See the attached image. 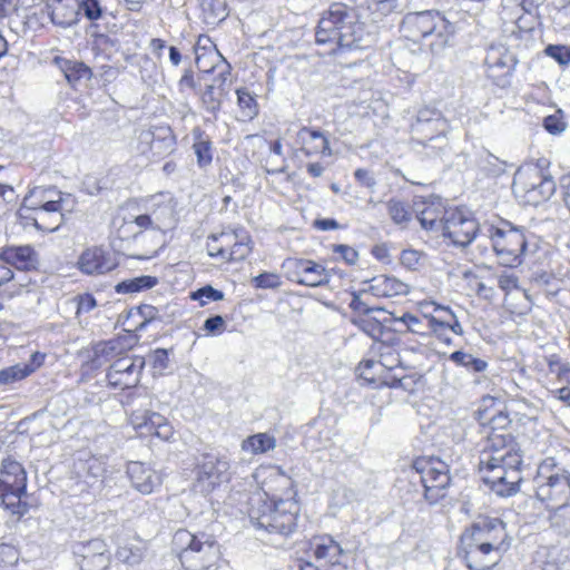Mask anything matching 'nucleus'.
I'll return each instance as SVG.
<instances>
[{
  "mask_svg": "<svg viewBox=\"0 0 570 570\" xmlns=\"http://www.w3.org/2000/svg\"><path fill=\"white\" fill-rule=\"evenodd\" d=\"M387 210L394 224L405 227L412 219V213L409 205L399 199H390Z\"/></svg>",
  "mask_w": 570,
  "mask_h": 570,
  "instance_id": "47",
  "label": "nucleus"
},
{
  "mask_svg": "<svg viewBox=\"0 0 570 570\" xmlns=\"http://www.w3.org/2000/svg\"><path fill=\"white\" fill-rule=\"evenodd\" d=\"M225 242L226 240L222 239V233L217 235H210L207 240L208 255L210 257H220L222 259L226 261L228 245H226Z\"/></svg>",
  "mask_w": 570,
  "mask_h": 570,
  "instance_id": "54",
  "label": "nucleus"
},
{
  "mask_svg": "<svg viewBox=\"0 0 570 570\" xmlns=\"http://www.w3.org/2000/svg\"><path fill=\"white\" fill-rule=\"evenodd\" d=\"M0 259L19 271H36L40 261L36 249L30 245L7 246L0 252Z\"/></svg>",
  "mask_w": 570,
  "mask_h": 570,
  "instance_id": "21",
  "label": "nucleus"
},
{
  "mask_svg": "<svg viewBox=\"0 0 570 570\" xmlns=\"http://www.w3.org/2000/svg\"><path fill=\"white\" fill-rule=\"evenodd\" d=\"M222 239L226 240L227 258L228 262H239L245 259L253 250V242L243 227L236 228L232 232H222Z\"/></svg>",
  "mask_w": 570,
  "mask_h": 570,
  "instance_id": "23",
  "label": "nucleus"
},
{
  "mask_svg": "<svg viewBox=\"0 0 570 570\" xmlns=\"http://www.w3.org/2000/svg\"><path fill=\"white\" fill-rule=\"evenodd\" d=\"M395 322H400L404 324L407 328V331L415 333V334H424L425 333V326L423 324V321L411 313H404L400 317H395Z\"/></svg>",
  "mask_w": 570,
  "mask_h": 570,
  "instance_id": "61",
  "label": "nucleus"
},
{
  "mask_svg": "<svg viewBox=\"0 0 570 570\" xmlns=\"http://www.w3.org/2000/svg\"><path fill=\"white\" fill-rule=\"evenodd\" d=\"M544 53L561 66H568L570 63V47L568 46L549 45L546 47Z\"/></svg>",
  "mask_w": 570,
  "mask_h": 570,
  "instance_id": "56",
  "label": "nucleus"
},
{
  "mask_svg": "<svg viewBox=\"0 0 570 570\" xmlns=\"http://www.w3.org/2000/svg\"><path fill=\"white\" fill-rule=\"evenodd\" d=\"M282 267L289 281L309 287H318L328 284L330 273L318 263L309 259L287 258Z\"/></svg>",
  "mask_w": 570,
  "mask_h": 570,
  "instance_id": "14",
  "label": "nucleus"
},
{
  "mask_svg": "<svg viewBox=\"0 0 570 570\" xmlns=\"http://www.w3.org/2000/svg\"><path fill=\"white\" fill-rule=\"evenodd\" d=\"M537 6L533 2H529V6L523 10L522 14H519L515 21L511 22V28L507 27V31L517 37H522L523 33H530L534 30L537 24Z\"/></svg>",
  "mask_w": 570,
  "mask_h": 570,
  "instance_id": "36",
  "label": "nucleus"
},
{
  "mask_svg": "<svg viewBox=\"0 0 570 570\" xmlns=\"http://www.w3.org/2000/svg\"><path fill=\"white\" fill-rule=\"evenodd\" d=\"M73 554L80 570H106L111 561L107 543L99 538L76 543Z\"/></svg>",
  "mask_w": 570,
  "mask_h": 570,
  "instance_id": "18",
  "label": "nucleus"
},
{
  "mask_svg": "<svg viewBox=\"0 0 570 570\" xmlns=\"http://www.w3.org/2000/svg\"><path fill=\"white\" fill-rule=\"evenodd\" d=\"M355 324L362 332L371 336L372 338H379L383 334V324L380 320L371 316V314L358 315L353 318Z\"/></svg>",
  "mask_w": 570,
  "mask_h": 570,
  "instance_id": "49",
  "label": "nucleus"
},
{
  "mask_svg": "<svg viewBox=\"0 0 570 570\" xmlns=\"http://www.w3.org/2000/svg\"><path fill=\"white\" fill-rule=\"evenodd\" d=\"M115 264L102 248H87L78 259L79 269L88 275L105 274L114 268Z\"/></svg>",
  "mask_w": 570,
  "mask_h": 570,
  "instance_id": "24",
  "label": "nucleus"
},
{
  "mask_svg": "<svg viewBox=\"0 0 570 570\" xmlns=\"http://www.w3.org/2000/svg\"><path fill=\"white\" fill-rule=\"evenodd\" d=\"M202 10L203 20L207 24H217L224 21L227 16V4L225 0H198Z\"/></svg>",
  "mask_w": 570,
  "mask_h": 570,
  "instance_id": "37",
  "label": "nucleus"
},
{
  "mask_svg": "<svg viewBox=\"0 0 570 570\" xmlns=\"http://www.w3.org/2000/svg\"><path fill=\"white\" fill-rule=\"evenodd\" d=\"M60 70L63 72L68 83L77 88L83 81H88L92 77L91 69L81 61L69 59H57Z\"/></svg>",
  "mask_w": 570,
  "mask_h": 570,
  "instance_id": "30",
  "label": "nucleus"
},
{
  "mask_svg": "<svg viewBox=\"0 0 570 570\" xmlns=\"http://www.w3.org/2000/svg\"><path fill=\"white\" fill-rule=\"evenodd\" d=\"M376 297H394L409 293L407 284L386 275H379L368 282V288L365 291Z\"/></svg>",
  "mask_w": 570,
  "mask_h": 570,
  "instance_id": "26",
  "label": "nucleus"
},
{
  "mask_svg": "<svg viewBox=\"0 0 570 570\" xmlns=\"http://www.w3.org/2000/svg\"><path fill=\"white\" fill-rule=\"evenodd\" d=\"M193 150L197 158V165L199 168L205 169L213 161V142L199 128L193 130Z\"/></svg>",
  "mask_w": 570,
  "mask_h": 570,
  "instance_id": "34",
  "label": "nucleus"
},
{
  "mask_svg": "<svg viewBox=\"0 0 570 570\" xmlns=\"http://www.w3.org/2000/svg\"><path fill=\"white\" fill-rule=\"evenodd\" d=\"M229 460L219 453H204L197 464V485L203 492L212 491L216 485L230 479Z\"/></svg>",
  "mask_w": 570,
  "mask_h": 570,
  "instance_id": "13",
  "label": "nucleus"
},
{
  "mask_svg": "<svg viewBox=\"0 0 570 570\" xmlns=\"http://www.w3.org/2000/svg\"><path fill=\"white\" fill-rule=\"evenodd\" d=\"M552 510L553 513L550 515L552 525L564 532H570V505L568 502Z\"/></svg>",
  "mask_w": 570,
  "mask_h": 570,
  "instance_id": "53",
  "label": "nucleus"
},
{
  "mask_svg": "<svg viewBox=\"0 0 570 570\" xmlns=\"http://www.w3.org/2000/svg\"><path fill=\"white\" fill-rule=\"evenodd\" d=\"M399 491L404 504L421 503L430 505L444 499L451 484L449 466L438 458L416 459L406 480L400 479Z\"/></svg>",
  "mask_w": 570,
  "mask_h": 570,
  "instance_id": "3",
  "label": "nucleus"
},
{
  "mask_svg": "<svg viewBox=\"0 0 570 570\" xmlns=\"http://www.w3.org/2000/svg\"><path fill=\"white\" fill-rule=\"evenodd\" d=\"M488 232L498 262L504 267L520 266L528 255L538 249L534 235L509 220H502L498 227H489Z\"/></svg>",
  "mask_w": 570,
  "mask_h": 570,
  "instance_id": "7",
  "label": "nucleus"
},
{
  "mask_svg": "<svg viewBox=\"0 0 570 570\" xmlns=\"http://www.w3.org/2000/svg\"><path fill=\"white\" fill-rule=\"evenodd\" d=\"M232 80H230V66L225 65L214 77L213 83L216 85V89L218 90V95L227 96L229 91Z\"/></svg>",
  "mask_w": 570,
  "mask_h": 570,
  "instance_id": "59",
  "label": "nucleus"
},
{
  "mask_svg": "<svg viewBox=\"0 0 570 570\" xmlns=\"http://www.w3.org/2000/svg\"><path fill=\"white\" fill-rule=\"evenodd\" d=\"M139 140L149 145L158 156L170 154L176 145L175 136L169 127H159L155 131L144 130L139 135Z\"/></svg>",
  "mask_w": 570,
  "mask_h": 570,
  "instance_id": "25",
  "label": "nucleus"
},
{
  "mask_svg": "<svg viewBox=\"0 0 570 570\" xmlns=\"http://www.w3.org/2000/svg\"><path fill=\"white\" fill-rule=\"evenodd\" d=\"M449 360L458 366L464 367L469 373L480 374L488 370L489 364L485 360L475 357L474 355L455 351L449 355Z\"/></svg>",
  "mask_w": 570,
  "mask_h": 570,
  "instance_id": "39",
  "label": "nucleus"
},
{
  "mask_svg": "<svg viewBox=\"0 0 570 570\" xmlns=\"http://www.w3.org/2000/svg\"><path fill=\"white\" fill-rule=\"evenodd\" d=\"M334 435V428L330 426L323 419H317L308 430L306 445L313 451L326 449L331 445Z\"/></svg>",
  "mask_w": 570,
  "mask_h": 570,
  "instance_id": "29",
  "label": "nucleus"
},
{
  "mask_svg": "<svg viewBox=\"0 0 570 570\" xmlns=\"http://www.w3.org/2000/svg\"><path fill=\"white\" fill-rule=\"evenodd\" d=\"M298 511V504L293 498H269L264 493L252 498L248 517L255 529L288 537L296 530Z\"/></svg>",
  "mask_w": 570,
  "mask_h": 570,
  "instance_id": "5",
  "label": "nucleus"
},
{
  "mask_svg": "<svg viewBox=\"0 0 570 570\" xmlns=\"http://www.w3.org/2000/svg\"><path fill=\"white\" fill-rule=\"evenodd\" d=\"M458 554L470 570H490L503 556L466 531L461 534Z\"/></svg>",
  "mask_w": 570,
  "mask_h": 570,
  "instance_id": "12",
  "label": "nucleus"
},
{
  "mask_svg": "<svg viewBox=\"0 0 570 570\" xmlns=\"http://www.w3.org/2000/svg\"><path fill=\"white\" fill-rule=\"evenodd\" d=\"M429 127L434 130H448V121L434 109L424 108L419 110L416 121L412 125V132H426Z\"/></svg>",
  "mask_w": 570,
  "mask_h": 570,
  "instance_id": "32",
  "label": "nucleus"
},
{
  "mask_svg": "<svg viewBox=\"0 0 570 570\" xmlns=\"http://www.w3.org/2000/svg\"><path fill=\"white\" fill-rule=\"evenodd\" d=\"M224 97L225 96L218 95L216 85L206 86L204 92L202 94V106L207 112L213 115L215 120L217 119V115L222 108V101Z\"/></svg>",
  "mask_w": 570,
  "mask_h": 570,
  "instance_id": "48",
  "label": "nucleus"
},
{
  "mask_svg": "<svg viewBox=\"0 0 570 570\" xmlns=\"http://www.w3.org/2000/svg\"><path fill=\"white\" fill-rule=\"evenodd\" d=\"M533 483L538 500L550 510L564 505L570 498L567 469L553 456L540 462Z\"/></svg>",
  "mask_w": 570,
  "mask_h": 570,
  "instance_id": "9",
  "label": "nucleus"
},
{
  "mask_svg": "<svg viewBox=\"0 0 570 570\" xmlns=\"http://www.w3.org/2000/svg\"><path fill=\"white\" fill-rule=\"evenodd\" d=\"M145 364V358L136 355H126L116 360L107 371L108 384L122 390L137 386Z\"/></svg>",
  "mask_w": 570,
  "mask_h": 570,
  "instance_id": "15",
  "label": "nucleus"
},
{
  "mask_svg": "<svg viewBox=\"0 0 570 570\" xmlns=\"http://www.w3.org/2000/svg\"><path fill=\"white\" fill-rule=\"evenodd\" d=\"M479 224L475 219L465 216L462 212L452 209L445 216L442 235L449 238L453 245L465 247L476 236Z\"/></svg>",
  "mask_w": 570,
  "mask_h": 570,
  "instance_id": "19",
  "label": "nucleus"
},
{
  "mask_svg": "<svg viewBox=\"0 0 570 570\" xmlns=\"http://www.w3.org/2000/svg\"><path fill=\"white\" fill-rule=\"evenodd\" d=\"M484 62L488 67L489 76L492 78L509 76L517 66L514 55L509 52L503 46H491L488 49Z\"/></svg>",
  "mask_w": 570,
  "mask_h": 570,
  "instance_id": "22",
  "label": "nucleus"
},
{
  "mask_svg": "<svg viewBox=\"0 0 570 570\" xmlns=\"http://www.w3.org/2000/svg\"><path fill=\"white\" fill-rule=\"evenodd\" d=\"M475 165L478 170L485 177L497 178L505 173L507 161L491 154L489 150H482L478 154Z\"/></svg>",
  "mask_w": 570,
  "mask_h": 570,
  "instance_id": "33",
  "label": "nucleus"
},
{
  "mask_svg": "<svg viewBox=\"0 0 570 570\" xmlns=\"http://www.w3.org/2000/svg\"><path fill=\"white\" fill-rule=\"evenodd\" d=\"M118 353V343L115 341L99 342L95 344L87 361L90 370H98L115 357Z\"/></svg>",
  "mask_w": 570,
  "mask_h": 570,
  "instance_id": "35",
  "label": "nucleus"
},
{
  "mask_svg": "<svg viewBox=\"0 0 570 570\" xmlns=\"http://www.w3.org/2000/svg\"><path fill=\"white\" fill-rule=\"evenodd\" d=\"M297 139L302 144L301 150L306 156L331 155L330 141L320 130L303 127L297 132Z\"/></svg>",
  "mask_w": 570,
  "mask_h": 570,
  "instance_id": "27",
  "label": "nucleus"
},
{
  "mask_svg": "<svg viewBox=\"0 0 570 570\" xmlns=\"http://www.w3.org/2000/svg\"><path fill=\"white\" fill-rule=\"evenodd\" d=\"M312 550L317 560H324L331 564H340L341 557L344 554L342 546L328 534L314 538Z\"/></svg>",
  "mask_w": 570,
  "mask_h": 570,
  "instance_id": "28",
  "label": "nucleus"
},
{
  "mask_svg": "<svg viewBox=\"0 0 570 570\" xmlns=\"http://www.w3.org/2000/svg\"><path fill=\"white\" fill-rule=\"evenodd\" d=\"M435 311L442 312L443 315L438 317L439 322H444V326L456 335H463L464 331L455 314L449 307H436Z\"/></svg>",
  "mask_w": 570,
  "mask_h": 570,
  "instance_id": "55",
  "label": "nucleus"
},
{
  "mask_svg": "<svg viewBox=\"0 0 570 570\" xmlns=\"http://www.w3.org/2000/svg\"><path fill=\"white\" fill-rule=\"evenodd\" d=\"M384 384L393 389H403L404 391L412 392L416 384L414 376L411 375H391L384 380Z\"/></svg>",
  "mask_w": 570,
  "mask_h": 570,
  "instance_id": "60",
  "label": "nucleus"
},
{
  "mask_svg": "<svg viewBox=\"0 0 570 570\" xmlns=\"http://www.w3.org/2000/svg\"><path fill=\"white\" fill-rule=\"evenodd\" d=\"M145 552L146 548L141 542H125L117 548L115 557L119 562L135 567L144 560Z\"/></svg>",
  "mask_w": 570,
  "mask_h": 570,
  "instance_id": "38",
  "label": "nucleus"
},
{
  "mask_svg": "<svg viewBox=\"0 0 570 570\" xmlns=\"http://www.w3.org/2000/svg\"><path fill=\"white\" fill-rule=\"evenodd\" d=\"M275 446V438L267 433L254 434L242 442V450L250 452L252 454H263L267 451L274 450Z\"/></svg>",
  "mask_w": 570,
  "mask_h": 570,
  "instance_id": "41",
  "label": "nucleus"
},
{
  "mask_svg": "<svg viewBox=\"0 0 570 570\" xmlns=\"http://www.w3.org/2000/svg\"><path fill=\"white\" fill-rule=\"evenodd\" d=\"M190 298L193 301H198L202 306L208 304L209 302H218L224 298V293L219 289L214 288L212 285H206L198 288L195 292H191Z\"/></svg>",
  "mask_w": 570,
  "mask_h": 570,
  "instance_id": "51",
  "label": "nucleus"
},
{
  "mask_svg": "<svg viewBox=\"0 0 570 570\" xmlns=\"http://www.w3.org/2000/svg\"><path fill=\"white\" fill-rule=\"evenodd\" d=\"M450 210H443L434 206L425 207L417 216L421 226L431 232H442L445 216Z\"/></svg>",
  "mask_w": 570,
  "mask_h": 570,
  "instance_id": "40",
  "label": "nucleus"
},
{
  "mask_svg": "<svg viewBox=\"0 0 570 570\" xmlns=\"http://www.w3.org/2000/svg\"><path fill=\"white\" fill-rule=\"evenodd\" d=\"M173 353V350L166 348H156L149 355V361L151 363L153 368L163 374L165 371L170 368V358L169 355Z\"/></svg>",
  "mask_w": 570,
  "mask_h": 570,
  "instance_id": "52",
  "label": "nucleus"
},
{
  "mask_svg": "<svg viewBox=\"0 0 570 570\" xmlns=\"http://www.w3.org/2000/svg\"><path fill=\"white\" fill-rule=\"evenodd\" d=\"M531 0H501L499 16L504 26L515 21L519 14L529 6Z\"/></svg>",
  "mask_w": 570,
  "mask_h": 570,
  "instance_id": "43",
  "label": "nucleus"
},
{
  "mask_svg": "<svg viewBox=\"0 0 570 570\" xmlns=\"http://www.w3.org/2000/svg\"><path fill=\"white\" fill-rule=\"evenodd\" d=\"M434 131L435 135L429 136V140L425 139L420 145L428 150L426 154L430 156H443L450 149L449 139L446 137L448 130Z\"/></svg>",
  "mask_w": 570,
  "mask_h": 570,
  "instance_id": "45",
  "label": "nucleus"
},
{
  "mask_svg": "<svg viewBox=\"0 0 570 570\" xmlns=\"http://www.w3.org/2000/svg\"><path fill=\"white\" fill-rule=\"evenodd\" d=\"M476 540L490 543L492 549L501 554L508 551L511 544L505 523L499 518L482 517L465 530Z\"/></svg>",
  "mask_w": 570,
  "mask_h": 570,
  "instance_id": "16",
  "label": "nucleus"
},
{
  "mask_svg": "<svg viewBox=\"0 0 570 570\" xmlns=\"http://www.w3.org/2000/svg\"><path fill=\"white\" fill-rule=\"evenodd\" d=\"M80 9L83 11L85 17L95 21L102 17V8L99 0H81Z\"/></svg>",
  "mask_w": 570,
  "mask_h": 570,
  "instance_id": "63",
  "label": "nucleus"
},
{
  "mask_svg": "<svg viewBox=\"0 0 570 570\" xmlns=\"http://www.w3.org/2000/svg\"><path fill=\"white\" fill-rule=\"evenodd\" d=\"M144 213L128 215L117 228L120 239L137 238L147 230L165 234L178 222L177 200L169 193H158L148 197L144 203Z\"/></svg>",
  "mask_w": 570,
  "mask_h": 570,
  "instance_id": "4",
  "label": "nucleus"
},
{
  "mask_svg": "<svg viewBox=\"0 0 570 570\" xmlns=\"http://www.w3.org/2000/svg\"><path fill=\"white\" fill-rule=\"evenodd\" d=\"M226 322L222 315H213L205 320L203 328L208 335H219L225 331Z\"/></svg>",
  "mask_w": 570,
  "mask_h": 570,
  "instance_id": "64",
  "label": "nucleus"
},
{
  "mask_svg": "<svg viewBox=\"0 0 570 570\" xmlns=\"http://www.w3.org/2000/svg\"><path fill=\"white\" fill-rule=\"evenodd\" d=\"M62 193L53 187L37 186L29 190L24 196L18 216L20 219H29L31 213L41 210L58 212L62 210Z\"/></svg>",
  "mask_w": 570,
  "mask_h": 570,
  "instance_id": "17",
  "label": "nucleus"
},
{
  "mask_svg": "<svg viewBox=\"0 0 570 570\" xmlns=\"http://www.w3.org/2000/svg\"><path fill=\"white\" fill-rule=\"evenodd\" d=\"M36 371L33 364H16L0 371V384H12L26 379Z\"/></svg>",
  "mask_w": 570,
  "mask_h": 570,
  "instance_id": "46",
  "label": "nucleus"
},
{
  "mask_svg": "<svg viewBox=\"0 0 570 570\" xmlns=\"http://www.w3.org/2000/svg\"><path fill=\"white\" fill-rule=\"evenodd\" d=\"M373 40L360 9L344 2L332 3L322 13L315 30L316 43L327 47L332 55L366 49Z\"/></svg>",
  "mask_w": 570,
  "mask_h": 570,
  "instance_id": "2",
  "label": "nucleus"
},
{
  "mask_svg": "<svg viewBox=\"0 0 570 570\" xmlns=\"http://www.w3.org/2000/svg\"><path fill=\"white\" fill-rule=\"evenodd\" d=\"M379 365L389 370H393L394 367L401 365L400 354L391 346L382 345L380 348Z\"/></svg>",
  "mask_w": 570,
  "mask_h": 570,
  "instance_id": "57",
  "label": "nucleus"
},
{
  "mask_svg": "<svg viewBox=\"0 0 570 570\" xmlns=\"http://www.w3.org/2000/svg\"><path fill=\"white\" fill-rule=\"evenodd\" d=\"M511 420L499 411L489 420L490 432L480 456L482 479L500 497H511L519 491L523 463L519 444L507 431Z\"/></svg>",
  "mask_w": 570,
  "mask_h": 570,
  "instance_id": "1",
  "label": "nucleus"
},
{
  "mask_svg": "<svg viewBox=\"0 0 570 570\" xmlns=\"http://www.w3.org/2000/svg\"><path fill=\"white\" fill-rule=\"evenodd\" d=\"M24 220L26 226L32 225L38 230L52 233L56 232L63 223V214L62 210L47 212L46 209H40L39 212L31 213V217Z\"/></svg>",
  "mask_w": 570,
  "mask_h": 570,
  "instance_id": "31",
  "label": "nucleus"
},
{
  "mask_svg": "<svg viewBox=\"0 0 570 570\" xmlns=\"http://www.w3.org/2000/svg\"><path fill=\"white\" fill-rule=\"evenodd\" d=\"M147 433L155 434L161 439H168L170 426L163 415L149 411Z\"/></svg>",
  "mask_w": 570,
  "mask_h": 570,
  "instance_id": "50",
  "label": "nucleus"
},
{
  "mask_svg": "<svg viewBox=\"0 0 570 570\" xmlns=\"http://www.w3.org/2000/svg\"><path fill=\"white\" fill-rule=\"evenodd\" d=\"M400 29L404 38L415 43L428 40L435 53L446 47L454 32L453 24L436 10L406 13Z\"/></svg>",
  "mask_w": 570,
  "mask_h": 570,
  "instance_id": "8",
  "label": "nucleus"
},
{
  "mask_svg": "<svg viewBox=\"0 0 570 570\" xmlns=\"http://www.w3.org/2000/svg\"><path fill=\"white\" fill-rule=\"evenodd\" d=\"M237 104L243 117V120H252L258 115V104L254 95L246 88H238L236 90Z\"/></svg>",
  "mask_w": 570,
  "mask_h": 570,
  "instance_id": "44",
  "label": "nucleus"
},
{
  "mask_svg": "<svg viewBox=\"0 0 570 570\" xmlns=\"http://www.w3.org/2000/svg\"><path fill=\"white\" fill-rule=\"evenodd\" d=\"M126 472L131 487L145 495L153 493L163 483L161 474L144 462H128Z\"/></svg>",
  "mask_w": 570,
  "mask_h": 570,
  "instance_id": "20",
  "label": "nucleus"
},
{
  "mask_svg": "<svg viewBox=\"0 0 570 570\" xmlns=\"http://www.w3.org/2000/svg\"><path fill=\"white\" fill-rule=\"evenodd\" d=\"M157 284V277L150 275H141L119 282L115 286V291L119 294L138 293L145 289L153 288Z\"/></svg>",
  "mask_w": 570,
  "mask_h": 570,
  "instance_id": "42",
  "label": "nucleus"
},
{
  "mask_svg": "<svg viewBox=\"0 0 570 570\" xmlns=\"http://www.w3.org/2000/svg\"><path fill=\"white\" fill-rule=\"evenodd\" d=\"M254 286L256 288L275 289L282 285V281L278 274L275 273H261L253 278Z\"/></svg>",
  "mask_w": 570,
  "mask_h": 570,
  "instance_id": "58",
  "label": "nucleus"
},
{
  "mask_svg": "<svg viewBox=\"0 0 570 570\" xmlns=\"http://www.w3.org/2000/svg\"><path fill=\"white\" fill-rule=\"evenodd\" d=\"M543 127L549 134H552V135H558V134H561L562 131H564L567 128V125L562 120L561 111L559 110L558 112H556L553 115L547 116L543 119Z\"/></svg>",
  "mask_w": 570,
  "mask_h": 570,
  "instance_id": "62",
  "label": "nucleus"
},
{
  "mask_svg": "<svg viewBox=\"0 0 570 570\" xmlns=\"http://www.w3.org/2000/svg\"><path fill=\"white\" fill-rule=\"evenodd\" d=\"M173 550L185 570H218L220 547L212 534L179 529L173 537Z\"/></svg>",
  "mask_w": 570,
  "mask_h": 570,
  "instance_id": "6",
  "label": "nucleus"
},
{
  "mask_svg": "<svg viewBox=\"0 0 570 570\" xmlns=\"http://www.w3.org/2000/svg\"><path fill=\"white\" fill-rule=\"evenodd\" d=\"M28 476L23 465L8 456L0 465V505L21 519L29 512V504L22 501L27 494Z\"/></svg>",
  "mask_w": 570,
  "mask_h": 570,
  "instance_id": "10",
  "label": "nucleus"
},
{
  "mask_svg": "<svg viewBox=\"0 0 570 570\" xmlns=\"http://www.w3.org/2000/svg\"><path fill=\"white\" fill-rule=\"evenodd\" d=\"M514 191L531 206L547 202L556 191V183L549 171L535 167H522L514 176Z\"/></svg>",
  "mask_w": 570,
  "mask_h": 570,
  "instance_id": "11",
  "label": "nucleus"
}]
</instances>
